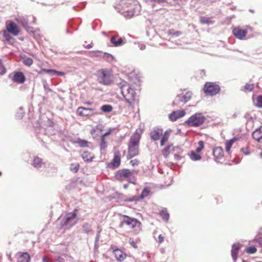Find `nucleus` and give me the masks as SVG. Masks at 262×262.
Returning <instances> with one entry per match:
<instances>
[{"mask_svg": "<svg viewBox=\"0 0 262 262\" xmlns=\"http://www.w3.org/2000/svg\"><path fill=\"white\" fill-rule=\"evenodd\" d=\"M241 150L245 155H248L249 154V152L248 151V149L247 148H243L241 149Z\"/></svg>", "mask_w": 262, "mask_h": 262, "instance_id": "63", "label": "nucleus"}, {"mask_svg": "<svg viewBox=\"0 0 262 262\" xmlns=\"http://www.w3.org/2000/svg\"><path fill=\"white\" fill-rule=\"evenodd\" d=\"M110 41L113 47H118L124 44L123 39L118 36H113L110 39Z\"/></svg>", "mask_w": 262, "mask_h": 262, "instance_id": "18", "label": "nucleus"}, {"mask_svg": "<svg viewBox=\"0 0 262 262\" xmlns=\"http://www.w3.org/2000/svg\"><path fill=\"white\" fill-rule=\"evenodd\" d=\"M138 47L139 48V49L141 50H144L145 49L146 46L145 44H144L143 43H138Z\"/></svg>", "mask_w": 262, "mask_h": 262, "instance_id": "59", "label": "nucleus"}, {"mask_svg": "<svg viewBox=\"0 0 262 262\" xmlns=\"http://www.w3.org/2000/svg\"><path fill=\"white\" fill-rule=\"evenodd\" d=\"M129 163L133 166H136L139 165V161L137 159H134L130 160Z\"/></svg>", "mask_w": 262, "mask_h": 262, "instance_id": "52", "label": "nucleus"}, {"mask_svg": "<svg viewBox=\"0 0 262 262\" xmlns=\"http://www.w3.org/2000/svg\"><path fill=\"white\" fill-rule=\"evenodd\" d=\"M236 140V139L235 138H234L226 142L225 148L227 152H229L231 146H232L233 143Z\"/></svg>", "mask_w": 262, "mask_h": 262, "instance_id": "33", "label": "nucleus"}, {"mask_svg": "<svg viewBox=\"0 0 262 262\" xmlns=\"http://www.w3.org/2000/svg\"><path fill=\"white\" fill-rule=\"evenodd\" d=\"M70 169L72 171H73L74 172H77L79 169V165L77 164L76 165H74L73 164L71 165L70 166Z\"/></svg>", "mask_w": 262, "mask_h": 262, "instance_id": "51", "label": "nucleus"}, {"mask_svg": "<svg viewBox=\"0 0 262 262\" xmlns=\"http://www.w3.org/2000/svg\"><path fill=\"white\" fill-rule=\"evenodd\" d=\"M98 231L96 234V236L95 240V248H97V244L99 241L100 236V232L101 231V229H100L99 227L97 228Z\"/></svg>", "mask_w": 262, "mask_h": 262, "instance_id": "40", "label": "nucleus"}, {"mask_svg": "<svg viewBox=\"0 0 262 262\" xmlns=\"http://www.w3.org/2000/svg\"><path fill=\"white\" fill-rule=\"evenodd\" d=\"M233 34L238 39H243L247 34L246 30H243L239 28H234L232 30Z\"/></svg>", "mask_w": 262, "mask_h": 262, "instance_id": "16", "label": "nucleus"}, {"mask_svg": "<svg viewBox=\"0 0 262 262\" xmlns=\"http://www.w3.org/2000/svg\"><path fill=\"white\" fill-rule=\"evenodd\" d=\"M151 1L158 4H162L166 2V0H151Z\"/></svg>", "mask_w": 262, "mask_h": 262, "instance_id": "64", "label": "nucleus"}, {"mask_svg": "<svg viewBox=\"0 0 262 262\" xmlns=\"http://www.w3.org/2000/svg\"><path fill=\"white\" fill-rule=\"evenodd\" d=\"M170 131H171L170 130H167L164 133H163V135L161 137V141H160V145L161 146H164L165 144V142H166L168 141V140L169 138V136H170Z\"/></svg>", "mask_w": 262, "mask_h": 262, "instance_id": "26", "label": "nucleus"}, {"mask_svg": "<svg viewBox=\"0 0 262 262\" xmlns=\"http://www.w3.org/2000/svg\"><path fill=\"white\" fill-rule=\"evenodd\" d=\"M159 214L162 217L163 220H164L166 222H168L169 218V214L166 209L160 211L159 212Z\"/></svg>", "mask_w": 262, "mask_h": 262, "instance_id": "32", "label": "nucleus"}, {"mask_svg": "<svg viewBox=\"0 0 262 262\" xmlns=\"http://www.w3.org/2000/svg\"><path fill=\"white\" fill-rule=\"evenodd\" d=\"M31 164L34 167L37 169H39L42 167L44 165V163L43 162L42 160L38 157H36L34 158Z\"/></svg>", "mask_w": 262, "mask_h": 262, "instance_id": "23", "label": "nucleus"}, {"mask_svg": "<svg viewBox=\"0 0 262 262\" xmlns=\"http://www.w3.org/2000/svg\"><path fill=\"white\" fill-rule=\"evenodd\" d=\"M90 54L91 56L98 57L101 56V55L103 54V53L100 51H91Z\"/></svg>", "mask_w": 262, "mask_h": 262, "instance_id": "45", "label": "nucleus"}, {"mask_svg": "<svg viewBox=\"0 0 262 262\" xmlns=\"http://www.w3.org/2000/svg\"><path fill=\"white\" fill-rule=\"evenodd\" d=\"M150 193V190L147 188H145L142 191L141 194L140 195V198L141 199H143L146 197H147Z\"/></svg>", "mask_w": 262, "mask_h": 262, "instance_id": "37", "label": "nucleus"}, {"mask_svg": "<svg viewBox=\"0 0 262 262\" xmlns=\"http://www.w3.org/2000/svg\"><path fill=\"white\" fill-rule=\"evenodd\" d=\"M163 135V129L159 127H155L150 132L151 139L154 141L159 140Z\"/></svg>", "mask_w": 262, "mask_h": 262, "instance_id": "14", "label": "nucleus"}, {"mask_svg": "<svg viewBox=\"0 0 262 262\" xmlns=\"http://www.w3.org/2000/svg\"><path fill=\"white\" fill-rule=\"evenodd\" d=\"M124 225H126L129 228L132 229L135 228L139 229L141 223L135 218L130 217L127 215H123L122 216V219L119 226L120 227H123Z\"/></svg>", "mask_w": 262, "mask_h": 262, "instance_id": "6", "label": "nucleus"}, {"mask_svg": "<svg viewBox=\"0 0 262 262\" xmlns=\"http://www.w3.org/2000/svg\"><path fill=\"white\" fill-rule=\"evenodd\" d=\"M200 21L203 24H210L211 22V20H209V19L206 17H201L200 18Z\"/></svg>", "mask_w": 262, "mask_h": 262, "instance_id": "44", "label": "nucleus"}, {"mask_svg": "<svg viewBox=\"0 0 262 262\" xmlns=\"http://www.w3.org/2000/svg\"><path fill=\"white\" fill-rule=\"evenodd\" d=\"M214 157L217 159H220L223 156V149L221 147H215L213 150Z\"/></svg>", "mask_w": 262, "mask_h": 262, "instance_id": "29", "label": "nucleus"}, {"mask_svg": "<svg viewBox=\"0 0 262 262\" xmlns=\"http://www.w3.org/2000/svg\"><path fill=\"white\" fill-rule=\"evenodd\" d=\"M121 90V93L129 106H132L135 101L136 92L134 88L126 81L122 80L117 84Z\"/></svg>", "mask_w": 262, "mask_h": 262, "instance_id": "1", "label": "nucleus"}, {"mask_svg": "<svg viewBox=\"0 0 262 262\" xmlns=\"http://www.w3.org/2000/svg\"><path fill=\"white\" fill-rule=\"evenodd\" d=\"M168 34L173 36L178 37L181 35L182 33L178 31H175L174 30H169L168 31Z\"/></svg>", "mask_w": 262, "mask_h": 262, "instance_id": "41", "label": "nucleus"}, {"mask_svg": "<svg viewBox=\"0 0 262 262\" xmlns=\"http://www.w3.org/2000/svg\"><path fill=\"white\" fill-rule=\"evenodd\" d=\"M101 110L105 113H108L113 110V107L109 104H105L101 106Z\"/></svg>", "mask_w": 262, "mask_h": 262, "instance_id": "36", "label": "nucleus"}, {"mask_svg": "<svg viewBox=\"0 0 262 262\" xmlns=\"http://www.w3.org/2000/svg\"><path fill=\"white\" fill-rule=\"evenodd\" d=\"M30 260V257L28 253L24 252L21 253V255L18 258L17 262H29Z\"/></svg>", "mask_w": 262, "mask_h": 262, "instance_id": "28", "label": "nucleus"}, {"mask_svg": "<svg viewBox=\"0 0 262 262\" xmlns=\"http://www.w3.org/2000/svg\"><path fill=\"white\" fill-rule=\"evenodd\" d=\"M205 118L201 113H196L185 121L186 124L191 127H198L203 124Z\"/></svg>", "mask_w": 262, "mask_h": 262, "instance_id": "7", "label": "nucleus"}, {"mask_svg": "<svg viewBox=\"0 0 262 262\" xmlns=\"http://www.w3.org/2000/svg\"><path fill=\"white\" fill-rule=\"evenodd\" d=\"M254 240L256 241L258 243L259 245L262 247V234L260 236L255 238Z\"/></svg>", "mask_w": 262, "mask_h": 262, "instance_id": "54", "label": "nucleus"}, {"mask_svg": "<svg viewBox=\"0 0 262 262\" xmlns=\"http://www.w3.org/2000/svg\"><path fill=\"white\" fill-rule=\"evenodd\" d=\"M254 89V84L252 83H247L245 85V89L248 91H252Z\"/></svg>", "mask_w": 262, "mask_h": 262, "instance_id": "49", "label": "nucleus"}, {"mask_svg": "<svg viewBox=\"0 0 262 262\" xmlns=\"http://www.w3.org/2000/svg\"><path fill=\"white\" fill-rule=\"evenodd\" d=\"M103 58L107 60L108 62H111L114 60V57L112 55L107 53H103Z\"/></svg>", "mask_w": 262, "mask_h": 262, "instance_id": "39", "label": "nucleus"}, {"mask_svg": "<svg viewBox=\"0 0 262 262\" xmlns=\"http://www.w3.org/2000/svg\"><path fill=\"white\" fill-rule=\"evenodd\" d=\"M174 150V147L172 145V144L168 145L165 147L164 149L162 150V154L165 157L167 158L168 156L169 155L170 152L171 151H173Z\"/></svg>", "mask_w": 262, "mask_h": 262, "instance_id": "25", "label": "nucleus"}, {"mask_svg": "<svg viewBox=\"0 0 262 262\" xmlns=\"http://www.w3.org/2000/svg\"><path fill=\"white\" fill-rule=\"evenodd\" d=\"M185 114V112L184 111H174L169 115V118L170 120L173 121L183 117Z\"/></svg>", "mask_w": 262, "mask_h": 262, "instance_id": "22", "label": "nucleus"}, {"mask_svg": "<svg viewBox=\"0 0 262 262\" xmlns=\"http://www.w3.org/2000/svg\"><path fill=\"white\" fill-rule=\"evenodd\" d=\"M220 90V86L215 83L208 82H206L204 87V92L211 96L216 95Z\"/></svg>", "mask_w": 262, "mask_h": 262, "instance_id": "11", "label": "nucleus"}, {"mask_svg": "<svg viewBox=\"0 0 262 262\" xmlns=\"http://www.w3.org/2000/svg\"><path fill=\"white\" fill-rule=\"evenodd\" d=\"M245 118H246V119H247L248 121H251L252 120V118L251 116H250V114H248V113H246L245 115V116H244Z\"/></svg>", "mask_w": 262, "mask_h": 262, "instance_id": "60", "label": "nucleus"}, {"mask_svg": "<svg viewBox=\"0 0 262 262\" xmlns=\"http://www.w3.org/2000/svg\"><path fill=\"white\" fill-rule=\"evenodd\" d=\"M42 262H53L47 256H43L42 258Z\"/></svg>", "mask_w": 262, "mask_h": 262, "instance_id": "58", "label": "nucleus"}, {"mask_svg": "<svg viewBox=\"0 0 262 262\" xmlns=\"http://www.w3.org/2000/svg\"><path fill=\"white\" fill-rule=\"evenodd\" d=\"M42 71L51 75H55V73L56 72V70L52 69H43L42 70Z\"/></svg>", "mask_w": 262, "mask_h": 262, "instance_id": "48", "label": "nucleus"}, {"mask_svg": "<svg viewBox=\"0 0 262 262\" xmlns=\"http://www.w3.org/2000/svg\"><path fill=\"white\" fill-rule=\"evenodd\" d=\"M100 149L104 150L107 147V143L105 140V138L101 137V141L100 143Z\"/></svg>", "mask_w": 262, "mask_h": 262, "instance_id": "42", "label": "nucleus"}, {"mask_svg": "<svg viewBox=\"0 0 262 262\" xmlns=\"http://www.w3.org/2000/svg\"><path fill=\"white\" fill-rule=\"evenodd\" d=\"M82 232L88 234H93L94 232L92 230V225L88 223H85L83 224L82 226Z\"/></svg>", "mask_w": 262, "mask_h": 262, "instance_id": "24", "label": "nucleus"}, {"mask_svg": "<svg viewBox=\"0 0 262 262\" xmlns=\"http://www.w3.org/2000/svg\"><path fill=\"white\" fill-rule=\"evenodd\" d=\"M6 73V69L4 68L2 60L0 59V75H3Z\"/></svg>", "mask_w": 262, "mask_h": 262, "instance_id": "50", "label": "nucleus"}, {"mask_svg": "<svg viewBox=\"0 0 262 262\" xmlns=\"http://www.w3.org/2000/svg\"><path fill=\"white\" fill-rule=\"evenodd\" d=\"M55 260L57 262H66L65 259L60 256H55Z\"/></svg>", "mask_w": 262, "mask_h": 262, "instance_id": "55", "label": "nucleus"}, {"mask_svg": "<svg viewBox=\"0 0 262 262\" xmlns=\"http://www.w3.org/2000/svg\"><path fill=\"white\" fill-rule=\"evenodd\" d=\"M6 29L8 32L14 36H17L20 32V29L18 26L12 21L6 24Z\"/></svg>", "mask_w": 262, "mask_h": 262, "instance_id": "15", "label": "nucleus"}, {"mask_svg": "<svg viewBox=\"0 0 262 262\" xmlns=\"http://www.w3.org/2000/svg\"><path fill=\"white\" fill-rule=\"evenodd\" d=\"M65 73L63 72H60L57 71L56 70V72L55 73V75H58V76H63L64 75Z\"/></svg>", "mask_w": 262, "mask_h": 262, "instance_id": "62", "label": "nucleus"}, {"mask_svg": "<svg viewBox=\"0 0 262 262\" xmlns=\"http://www.w3.org/2000/svg\"><path fill=\"white\" fill-rule=\"evenodd\" d=\"M137 172L134 170L129 169H121L118 170L115 174V178L120 181H126L130 183L136 184V175Z\"/></svg>", "mask_w": 262, "mask_h": 262, "instance_id": "2", "label": "nucleus"}, {"mask_svg": "<svg viewBox=\"0 0 262 262\" xmlns=\"http://www.w3.org/2000/svg\"><path fill=\"white\" fill-rule=\"evenodd\" d=\"M190 157L193 161H198L201 159V156L200 155L196 154L193 151H191Z\"/></svg>", "mask_w": 262, "mask_h": 262, "instance_id": "38", "label": "nucleus"}, {"mask_svg": "<svg viewBox=\"0 0 262 262\" xmlns=\"http://www.w3.org/2000/svg\"><path fill=\"white\" fill-rule=\"evenodd\" d=\"M76 113L78 116L84 117L98 115L100 112L95 108L80 106L77 109Z\"/></svg>", "mask_w": 262, "mask_h": 262, "instance_id": "10", "label": "nucleus"}, {"mask_svg": "<svg viewBox=\"0 0 262 262\" xmlns=\"http://www.w3.org/2000/svg\"><path fill=\"white\" fill-rule=\"evenodd\" d=\"M120 155L119 152L115 151L113 161L110 164V167L114 169L118 167L120 165Z\"/></svg>", "mask_w": 262, "mask_h": 262, "instance_id": "17", "label": "nucleus"}, {"mask_svg": "<svg viewBox=\"0 0 262 262\" xmlns=\"http://www.w3.org/2000/svg\"><path fill=\"white\" fill-rule=\"evenodd\" d=\"M241 247V245L239 243H235L233 244L231 250V256L234 262L236 260L238 256V251Z\"/></svg>", "mask_w": 262, "mask_h": 262, "instance_id": "20", "label": "nucleus"}, {"mask_svg": "<svg viewBox=\"0 0 262 262\" xmlns=\"http://www.w3.org/2000/svg\"><path fill=\"white\" fill-rule=\"evenodd\" d=\"M20 110H21V112L20 113H17L16 114V117L18 119H21L24 116V112H23L22 107H20Z\"/></svg>", "mask_w": 262, "mask_h": 262, "instance_id": "57", "label": "nucleus"}, {"mask_svg": "<svg viewBox=\"0 0 262 262\" xmlns=\"http://www.w3.org/2000/svg\"><path fill=\"white\" fill-rule=\"evenodd\" d=\"M141 138L140 134L136 133L133 135L128 145L127 159H131L139 154V145Z\"/></svg>", "mask_w": 262, "mask_h": 262, "instance_id": "4", "label": "nucleus"}, {"mask_svg": "<svg viewBox=\"0 0 262 262\" xmlns=\"http://www.w3.org/2000/svg\"><path fill=\"white\" fill-rule=\"evenodd\" d=\"M252 137L255 140L260 142V139H262V135L260 129H256L252 134Z\"/></svg>", "mask_w": 262, "mask_h": 262, "instance_id": "31", "label": "nucleus"}, {"mask_svg": "<svg viewBox=\"0 0 262 262\" xmlns=\"http://www.w3.org/2000/svg\"><path fill=\"white\" fill-rule=\"evenodd\" d=\"M36 18L33 16H19L15 18V20L21 25L27 31H32L31 28L28 26V24L35 23Z\"/></svg>", "mask_w": 262, "mask_h": 262, "instance_id": "8", "label": "nucleus"}, {"mask_svg": "<svg viewBox=\"0 0 262 262\" xmlns=\"http://www.w3.org/2000/svg\"><path fill=\"white\" fill-rule=\"evenodd\" d=\"M256 251L257 249L254 246H250L246 249V252L249 254H254Z\"/></svg>", "mask_w": 262, "mask_h": 262, "instance_id": "43", "label": "nucleus"}, {"mask_svg": "<svg viewBox=\"0 0 262 262\" xmlns=\"http://www.w3.org/2000/svg\"><path fill=\"white\" fill-rule=\"evenodd\" d=\"M97 80L104 85H109L113 81V76L108 70L101 69L97 72Z\"/></svg>", "mask_w": 262, "mask_h": 262, "instance_id": "5", "label": "nucleus"}, {"mask_svg": "<svg viewBox=\"0 0 262 262\" xmlns=\"http://www.w3.org/2000/svg\"><path fill=\"white\" fill-rule=\"evenodd\" d=\"M13 80L18 83H23L26 80V78L23 72H17L14 73Z\"/></svg>", "mask_w": 262, "mask_h": 262, "instance_id": "21", "label": "nucleus"}, {"mask_svg": "<svg viewBox=\"0 0 262 262\" xmlns=\"http://www.w3.org/2000/svg\"><path fill=\"white\" fill-rule=\"evenodd\" d=\"M129 244L133 247L134 248H137V245L136 243L135 242L133 238H130L129 239Z\"/></svg>", "mask_w": 262, "mask_h": 262, "instance_id": "56", "label": "nucleus"}, {"mask_svg": "<svg viewBox=\"0 0 262 262\" xmlns=\"http://www.w3.org/2000/svg\"><path fill=\"white\" fill-rule=\"evenodd\" d=\"M191 95L192 93L190 92L186 93L185 95H178L173 102V105L179 106L181 103H185L190 99Z\"/></svg>", "mask_w": 262, "mask_h": 262, "instance_id": "12", "label": "nucleus"}, {"mask_svg": "<svg viewBox=\"0 0 262 262\" xmlns=\"http://www.w3.org/2000/svg\"><path fill=\"white\" fill-rule=\"evenodd\" d=\"M164 237L163 236H162V234H160L158 236V239H159V243H162L163 241H164Z\"/></svg>", "mask_w": 262, "mask_h": 262, "instance_id": "61", "label": "nucleus"}, {"mask_svg": "<svg viewBox=\"0 0 262 262\" xmlns=\"http://www.w3.org/2000/svg\"><path fill=\"white\" fill-rule=\"evenodd\" d=\"M140 199H141L140 198V195L139 196L135 195V196H133L131 198L128 199L127 200V201L129 202H133V201L136 202V201H139Z\"/></svg>", "mask_w": 262, "mask_h": 262, "instance_id": "53", "label": "nucleus"}, {"mask_svg": "<svg viewBox=\"0 0 262 262\" xmlns=\"http://www.w3.org/2000/svg\"><path fill=\"white\" fill-rule=\"evenodd\" d=\"M257 104L258 107L262 108V95H259L256 99Z\"/></svg>", "mask_w": 262, "mask_h": 262, "instance_id": "46", "label": "nucleus"}, {"mask_svg": "<svg viewBox=\"0 0 262 262\" xmlns=\"http://www.w3.org/2000/svg\"><path fill=\"white\" fill-rule=\"evenodd\" d=\"M199 146L196 148V151L200 152L204 148V142L202 141H200L198 143Z\"/></svg>", "mask_w": 262, "mask_h": 262, "instance_id": "47", "label": "nucleus"}, {"mask_svg": "<svg viewBox=\"0 0 262 262\" xmlns=\"http://www.w3.org/2000/svg\"><path fill=\"white\" fill-rule=\"evenodd\" d=\"M113 253L115 258L120 261L124 260L126 257V253L119 249L114 250Z\"/></svg>", "mask_w": 262, "mask_h": 262, "instance_id": "19", "label": "nucleus"}, {"mask_svg": "<svg viewBox=\"0 0 262 262\" xmlns=\"http://www.w3.org/2000/svg\"><path fill=\"white\" fill-rule=\"evenodd\" d=\"M0 34H2L4 38L6 41H9L11 38V36L10 35V33L7 31V30H3L0 32Z\"/></svg>", "mask_w": 262, "mask_h": 262, "instance_id": "35", "label": "nucleus"}, {"mask_svg": "<svg viewBox=\"0 0 262 262\" xmlns=\"http://www.w3.org/2000/svg\"><path fill=\"white\" fill-rule=\"evenodd\" d=\"M21 59L23 63L28 67H30L33 64V59L25 55L21 56Z\"/></svg>", "mask_w": 262, "mask_h": 262, "instance_id": "30", "label": "nucleus"}, {"mask_svg": "<svg viewBox=\"0 0 262 262\" xmlns=\"http://www.w3.org/2000/svg\"><path fill=\"white\" fill-rule=\"evenodd\" d=\"M130 3L127 13H125V17L126 18L137 16L139 15L141 11V6L137 1L133 0V3Z\"/></svg>", "mask_w": 262, "mask_h": 262, "instance_id": "9", "label": "nucleus"}, {"mask_svg": "<svg viewBox=\"0 0 262 262\" xmlns=\"http://www.w3.org/2000/svg\"><path fill=\"white\" fill-rule=\"evenodd\" d=\"M77 214L75 210L73 212H69L62 217H59L57 222H60V228H63L65 229H70L72 226L77 224L78 222Z\"/></svg>", "mask_w": 262, "mask_h": 262, "instance_id": "3", "label": "nucleus"}, {"mask_svg": "<svg viewBox=\"0 0 262 262\" xmlns=\"http://www.w3.org/2000/svg\"><path fill=\"white\" fill-rule=\"evenodd\" d=\"M81 157L83 160L86 162H91L94 158V155L89 151L83 152Z\"/></svg>", "mask_w": 262, "mask_h": 262, "instance_id": "27", "label": "nucleus"}, {"mask_svg": "<svg viewBox=\"0 0 262 262\" xmlns=\"http://www.w3.org/2000/svg\"><path fill=\"white\" fill-rule=\"evenodd\" d=\"M75 143L78 144L80 147H88L89 143L87 141L81 139H77Z\"/></svg>", "mask_w": 262, "mask_h": 262, "instance_id": "34", "label": "nucleus"}, {"mask_svg": "<svg viewBox=\"0 0 262 262\" xmlns=\"http://www.w3.org/2000/svg\"><path fill=\"white\" fill-rule=\"evenodd\" d=\"M130 3H133V0H122L119 3L118 11L124 17H125V13L128 12Z\"/></svg>", "mask_w": 262, "mask_h": 262, "instance_id": "13", "label": "nucleus"}]
</instances>
